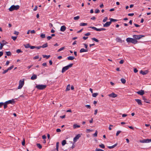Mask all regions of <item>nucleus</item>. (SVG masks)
Masks as SVG:
<instances>
[{"instance_id":"nucleus-15","label":"nucleus","mask_w":151,"mask_h":151,"mask_svg":"<svg viewBox=\"0 0 151 151\" xmlns=\"http://www.w3.org/2000/svg\"><path fill=\"white\" fill-rule=\"evenodd\" d=\"M88 49H85L84 48H82L80 50V52L82 53L84 52H87L88 51Z\"/></svg>"},{"instance_id":"nucleus-19","label":"nucleus","mask_w":151,"mask_h":151,"mask_svg":"<svg viewBox=\"0 0 151 151\" xmlns=\"http://www.w3.org/2000/svg\"><path fill=\"white\" fill-rule=\"evenodd\" d=\"M75 59V58L73 56H70L67 57V59L69 60H72Z\"/></svg>"},{"instance_id":"nucleus-17","label":"nucleus","mask_w":151,"mask_h":151,"mask_svg":"<svg viewBox=\"0 0 151 151\" xmlns=\"http://www.w3.org/2000/svg\"><path fill=\"white\" fill-rule=\"evenodd\" d=\"M148 72L146 70L145 71H143L142 70H141L140 71V73L141 74L143 75H145Z\"/></svg>"},{"instance_id":"nucleus-26","label":"nucleus","mask_w":151,"mask_h":151,"mask_svg":"<svg viewBox=\"0 0 151 151\" xmlns=\"http://www.w3.org/2000/svg\"><path fill=\"white\" fill-rule=\"evenodd\" d=\"M89 27V28H91L92 29H93L94 30H95L96 31H99V28H96V27Z\"/></svg>"},{"instance_id":"nucleus-3","label":"nucleus","mask_w":151,"mask_h":151,"mask_svg":"<svg viewBox=\"0 0 151 151\" xmlns=\"http://www.w3.org/2000/svg\"><path fill=\"white\" fill-rule=\"evenodd\" d=\"M73 65V63L70 64L69 65L63 67L62 70V73H63L66 70L69 69V68H70Z\"/></svg>"},{"instance_id":"nucleus-18","label":"nucleus","mask_w":151,"mask_h":151,"mask_svg":"<svg viewBox=\"0 0 151 151\" xmlns=\"http://www.w3.org/2000/svg\"><path fill=\"white\" fill-rule=\"evenodd\" d=\"M66 29V27H65L63 25V26H62L60 28V31L62 32H64Z\"/></svg>"},{"instance_id":"nucleus-33","label":"nucleus","mask_w":151,"mask_h":151,"mask_svg":"<svg viewBox=\"0 0 151 151\" xmlns=\"http://www.w3.org/2000/svg\"><path fill=\"white\" fill-rule=\"evenodd\" d=\"M48 46L47 44L46 43L44 45H43L42 46H41V47L42 48H45L47 47Z\"/></svg>"},{"instance_id":"nucleus-21","label":"nucleus","mask_w":151,"mask_h":151,"mask_svg":"<svg viewBox=\"0 0 151 151\" xmlns=\"http://www.w3.org/2000/svg\"><path fill=\"white\" fill-rule=\"evenodd\" d=\"M139 142H140L142 143H147V139L140 140Z\"/></svg>"},{"instance_id":"nucleus-10","label":"nucleus","mask_w":151,"mask_h":151,"mask_svg":"<svg viewBox=\"0 0 151 151\" xmlns=\"http://www.w3.org/2000/svg\"><path fill=\"white\" fill-rule=\"evenodd\" d=\"M6 102L8 104H13L15 103V101H14V99H12V100H9L8 101H6Z\"/></svg>"},{"instance_id":"nucleus-20","label":"nucleus","mask_w":151,"mask_h":151,"mask_svg":"<svg viewBox=\"0 0 151 151\" xmlns=\"http://www.w3.org/2000/svg\"><path fill=\"white\" fill-rule=\"evenodd\" d=\"M80 126L77 124H74L73 125V127L74 129H76L80 127Z\"/></svg>"},{"instance_id":"nucleus-64","label":"nucleus","mask_w":151,"mask_h":151,"mask_svg":"<svg viewBox=\"0 0 151 151\" xmlns=\"http://www.w3.org/2000/svg\"><path fill=\"white\" fill-rule=\"evenodd\" d=\"M97 111H98L97 109L95 110L94 111V114L95 115H96L97 113Z\"/></svg>"},{"instance_id":"nucleus-1","label":"nucleus","mask_w":151,"mask_h":151,"mask_svg":"<svg viewBox=\"0 0 151 151\" xmlns=\"http://www.w3.org/2000/svg\"><path fill=\"white\" fill-rule=\"evenodd\" d=\"M127 42L129 43H132L133 44H136L137 42V40L135 39L134 38H127L126 40Z\"/></svg>"},{"instance_id":"nucleus-50","label":"nucleus","mask_w":151,"mask_h":151,"mask_svg":"<svg viewBox=\"0 0 151 151\" xmlns=\"http://www.w3.org/2000/svg\"><path fill=\"white\" fill-rule=\"evenodd\" d=\"M96 151H104L103 150L100 149L96 148L95 150Z\"/></svg>"},{"instance_id":"nucleus-24","label":"nucleus","mask_w":151,"mask_h":151,"mask_svg":"<svg viewBox=\"0 0 151 151\" xmlns=\"http://www.w3.org/2000/svg\"><path fill=\"white\" fill-rule=\"evenodd\" d=\"M70 84H68V85H67V86L66 87V89L65 90V91H69L70 90Z\"/></svg>"},{"instance_id":"nucleus-22","label":"nucleus","mask_w":151,"mask_h":151,"mask_svg":"<svg viewBox=\"0 0 151 151\" xmlns=\"http://www.w3.org/2000/svg\"><path fill=\"white\" fill-rule=\"evenodd\" d=\"M109 20H110V22L111 23L112 22H116L118 21L117 19H114L112 18H110Z\"/></svg>"},{"instance_id":"nucleus-32","label":"nucleus","mask_w":151,"mask_h":151,"mask_svg":"<svg viewBox=\"0 0 151 151\" xmlns=\"http://www.w3.org/2000/svg\"><path fill=\"white\" fill-rule=\"evenodd\" d=\"M98 93H94L92 94V96L93 97H96L98 95Z\"/></svg>"},{"instance_id":"nucleus-59","label":"nucleus","mask_w":151,"mask_h":151,"mask_svg":"<svg viewBox=\"0 0 151 151\" xmlns=\"http://www.w3.org/2000/svg\"><path fill=\"white\" fill-rule=\"evenodd\" d=\"M31 49H34L36 48V46H30V47Z\"/></svg>"},{"instance_id":"nucleus-11","label":"nucleus","mask_w":151,"mask_h":151,"mask_svg":"<svg viewBox=\"0 0 151 151\" xmlns=\"http://www.w3.org/2000/svg\"><path fill=\"white\" fill-rule=\"evenodd\" d=\"M111 22H108L103 25L104 27H109L111 24Z\"/></svg>"},{"instance_id":"nucleus-41","label":"nucleus","mask_w":151,"mask_h":151,"mask_svg":"<svg viewBox=\"0 0 151 151\" xmlns=\"http://www.w3.org/2000/svg\"><path fill=\"white\" fill-rule=\"evenodd\" d=\"M64 49H65V47H61V48H60V49H58V52H59L62 50H63Z\"/></svg>"},{"instance_id":"nucleus-30","label":"nucleus","mask_w":151,"mask_h":151,"mask_svg":"<svg viewBox=\"0 0 151 151\" xmlns=\"http://www.w3.org/2000/svg\"><path fill=\"white\" fill-rule=\"evenodd\" d=\"M121 81L123 84H124L126 82V80L123 78H121Z\"/></svg>"},{"instance_id":"nucleus-57","label":"nucleus","mask_w":151,"mask_h":151,"mask_svg":"<svg viewBox=\"0 0 151 151\" xmlns=\"http://www.w3.org/2000/svg\"><path fill=\"white\" fill-rule=\"evenodd\" d=\"M134 73H136L138 71V70L136 68H135L134 69Z\"/></svg>"},{"instance_id":"nucleus-36","label":"nucleus","mask_w":151,"mask_h":151,"mask_svg":"<svg viewBox=\"0 0 151 151\" xmlns=\"http://www.w3.org/2000/svg\"><path fill=\"white\" fill-rule=\"evenodd\" d=\"M66 141L65 140H63L62 142V144L63 146H64L66 144Z\"/></svg>"},{"instance_id":"nucleus-38","label":"nucleus","mask_w":151,"mask_h":151,"mask_svg":"<svg viewBox=\"0 0 151 151\" xmlns=\"http://www.w3.org/2000/svg\"><path fill=\"white\" fill-rule=\"evenodd\" d=\"M87 130L90 132H97V130H94L93 129H87Z\"/></svg>"},{"instance_id":"nucleus-60","label":"nucleus","mask_w":151,"mask_h":151,"mask_svg":"<svg viewBox=\"0 0 151 151\" xmlns=\"http://www.w3.org/2000/svg\"><path fill=\"white\" fill-rule=\"evenodd\" d=\"M3 104H4V103L3 102H0V108H1L2 107V106L3 105Z\"/></svg>"},{"instance_id":"nucleus-31","label":"nucleus","mask_w":151,"mask_h":151,"mask_svg":"<svg viewBox=\"0 0 151 151\" xmlns=\"http://www.w3.org/2000/svg\"><path fill=\"white\" fill-rule=\"evenodd\" d=\"M42 56L44 58H46L47 59L50 56V55H43Z\"/></svg>"},{"instance_id":"nucleus-16","label":"nucleus","mask_w":151,"mask_h":151,"mask_svg":"<svg viewBox=\"0 0 151 151\" xmlns=\"http://www.w3.org/2000/svg\"><path fill=\"white\" fill-rule=\"evenodd\" d=\"M37 78V76L35 74H33L31 78V79L32 80H34Z\"/></svg>"},{"instance_id":"nucleus-53","label":"nucleus","mask_w":151,"mask_h":151,"mask_svg":"<svg viewBox=\"0 0 151 151\" xmlns=\"http://www.w3.org/2000/svg\"><path fill=\"white\" fill-rule=\"evenodd\" d=\"M91 35V33L89 32H88L85 34V35L86 36H88Z\"/></svg>"},{"instance_id":"nucleus-2","label":"nucleus","mask_w":151,"mask_h":151,"mask_svg":"<svg viewBox=\"0 0 151 151\" xmlns=\"http://www.w3.org/2000/svg\"><path fill=\"white\" fill-rule=\"evenodd\" d=\"M19 6L18 5L16 6L13 5L10 7L9 10L10 11L12 12L14 10H17L19 9Z\"/></svg>"},{"instance_id":"nucleus-45","label":"nucleus","mask_w":151,"mask_h":151,"mask_svg":"<svg viewBox=\"0 0 151 151\" xmlns=\"http://www.w3.org/2000/svg\"><path fill=\"white\" fill-rule=\"evenodd\" d=\"M40 37L42 38H45V34H41V35Z\"/></svg>"},{"instance_id":"nucleus-28","label":"nucleus","mask_w":151,"mask_h":151,"mask_svg":"<svg viewBox=\"0 0 151 151\" xmlns=\"http://www.w3.org/2000/svg\"><path fill=\"white\" fill-rule=\"evenodd\" d=\"M4 109H6L7 107V105L8 104L6 102H5L4 103Z\"/></svg>"},{"instance_id":"nucleus-8","label":"nucleus","mask_w":151,"mask_h":151,"mask_svg":"<svg viewBox=\"0 0 151 151\" xmlns=\"http://www.w3.org/2000/svg\"><path fill=\"white\" fill-rule=\"evenodd\" d=\"M82 134H77L74 138H73V142L74 143H75L76 142L77 140L81 136Z\"/></svg>"},{"instance_id":"nucleus-27","label":"nucleus","mask_w":151,"mask_h":151,"mask_svg":"<svg viewBox=\"0 0 151 151\" xmlns=\"http://www.w3.org/2000/svg\"><path fill=\"white\" fill-rule=\"evenodd\" d=\"M87 23H84L82 22V23H80V25L81 26H84L87 25Z\"/></svg>"},{"instance_id":"nucleus-40","label":"nucleus","mask_w":151,"mask_h":151,"mask_svg":"<svg viewBox=\"0 0 151 151\" xmlns=\"http://www.w3.org/2000/svg\"><path fill=\"white\" fill-rule=\"evenodd\" d=\"M99 146L102 148H105L104 145L102 144L99 145Z\"/></svg>"},{"instance_id":"nucleus-29","label":"nucleus","mask_w":151,"mask_h":151,"mask_svg":"<svg viewBox=\"0 0 151 151\" xmlns=\"http://www.w3.org/2000/svg\"><path fill=\"white\" fill-rule=\"evenodd\" d=\"M6 55L8 56H11L12 55V53L10 51L6 52Z\"/></svg>"},{"instance_id":"nucleus-5","label":"nucleus","mask_w":151,"mask_h":151,"mask_svg":"<svg viewBox=\"0 0 151 151\" xmlns=\"http://www.w3.org/2000/svg\"><path fill=\"white\" fill-rule=\"evenodd\" d=\"M24 84V80H20L19 81V85L18 87V89H21L23 86Z\"/></svg>"},{"instance_id":"nucleus-63","label":"nucleus","mask_w":151,"mask_h":151,"mask_svg":"<svg viewBox=\"0 0 151 151\" xmlns=\"http://www.w3.org/2000/svg\"><path fill=\"white\" fill-rule=\"evenodd\" d=\"M147 143L151 142V139H147Z\"/></svg>"},{"instance_id":"nucleus-35","label":"nucleus","mask_w":151,"mask_h":151,"mask_svg":"<svg viewBox=\"0 0 151 151\" xmlns=\"http://www.w3.org/2000/svg\"><path fill=\"white\" fill-rule=\"evenodd\" d=\"M37 146L39 149H41L42 148V145L39 143H37Z\"/></svg>"},{"instance_id":"nucleus-43","label":"nucleus","mask_w":151,"mask_h":151,"mask_svg":"<svg viewBox=\"0 0 151 151\" xmlns=\"http://www.w3.org/2000/svg\"><path fill=\"white\" fill-rule=\"evenodd\" d=\"M14 65H12L11 66H10L7 69L8 70H11L12 69L14 68Z\"/></svg>"},{"instance_id":"nucleus-56","label":"nucleus","mask_w":151,"mask_h":151,"mask_svg":"<svg viewBox=\"0 0 151 151\" xmlns=\"http://www.w3.org/2000/svg\"><path fill=\"white\" fill-rule=\"evenodd\" d=\"M39 58V56L38 55H37V56H36L35 57L33 58V59L35 60V59H38Z\"/></svg>"},{"instance_id":"nucleus-42","label":"nucleus","mask_w":151,"mask_h":151,"mask_svg":"<svg viewBox=\"0 0 151 151\" xmlns=\"http://www.w3.org/2000/svg\"><path fill=\"white\" fill-rule=\"evenodd\" d=\"M22 144L23 146H24L25 145V139L23 138V141L22 142Z\"/></svg>"},{"instance_id":"nucleus-23","label":"nucleus","mask_w":151,"mask_h":151,"mask_svg":"<svg viewBox=\"0 0 151 151\" xmlns=\"http://www.w3.org/2000/svg\"><path fill=\"white\" fill-rule=\"evenodd\" d=\"M117 145V144L116 143V144H114V145H113L112 146H108V147L109 149H112V148H113L114 147H116Z\"/></svg>"},{"instance_id":"nucleus-4","label":"nucleus","mask_w":151,"mask_h":151,"mask_svg":"<svg viewBox=\"0 0 151 151\" xmlns=\"http://www.w3.org/2000/svg\"><path fill=\"white\" fill-rule=\"evenodd\" d=\"M46 87V85H38L36 86V88L40 90H42L45 89Z\"/></svg>"},{"instance_id":"nucleus-46","label":"nucleus","mask_w":151,"mask_h":151,"mask_svg":"<svg viewBox=\"0 0 151 151\" xmlns=\"http://www.w3.org/2000/svg\"><path fill=\"white\" fill-rule=\"evenodd\" d=\"M85 107L88 109H90L91 108V106L90 105H86Z\"/></svg>"},{"instance_id":"nucleus-47","label":"nucleus","mask_w":151,"mask_h":151,"mask_svg":"<svg viewBox=\"0 0 151 151\" xmlns=\"http://www.w3.org/2000/svg\"><path fill=\"white\" fill-rule=\"evenodd\" d=\"M108 18L107 17H105L104 19L103 20V22H105L107 20Z\"/></svg>"},{"instance_id":"nucleus-61","label":"nucleus","mask_w":151,"mask_h":151,"mask_svg":"<svg viewBox=\"0 0 151 151\" xmlns=\"http://www.w3.org/2000/svg\"><path fill=\"white\" fill-rule=\"evenodd\" d=\"M124 61L123 60H121L119 62V63L121 64H123L124 63Z\"/></svg>"},{"instance_id":"nucleus-13","label":"nucleus","mask_w":151,"mask_h":151,"mask_svg":"<svg viewBox=\"0 0 151 151\" xmlns=\"http://www.w3.org/2000/svg\"><path fill=\"white\" fill-rule=\"evenodd\" d=\"M137 93L140 95L142 96L144 94L145 92L143 90H141V91H138L137 92Z\"/></svg>"},{"instance_id":"nucleus-44","label":"nucleus","mask_w":151,"mask_h":151,"mask_svg":"<svg viewBox=\"0 0 151 151\" xmlns=\"http://www.w3.org/2000/svg\"><path fill=\"white\" fill-rule=\"evenodd\" d=\"M100 12L99 10L98 9H96L95 11V13H98Z\"/></svg>"},{"instance_id":"nucleus-62","label":"nucleus","mask_w":151,"mask_h":151,"mask_svg":"<svg viewBox=\"0 0 151 151\" xmlns=\"http://www.w3.org/2000/svg\"><path fill=\"white\" fill-rule=\"evenodd\" d=\"M65 115H63V116H60V117L61 118V119H63L64 118H65Z\"/></svg>"},{"instance_id":"nucleus-58","label":"nucleus","mask_w":151,"mask_h":151,"mask_svg":"<svg viewBox=\"0 0 151 151\" xmlns=\"http://www.w3.org/2000/svg\"><path fill=\"white\" fill-rule=\"evenodd\" d=\"M83 45H84L86 49H87V47H88V45H87V44H86L84 43V44H83Z\"/></svg>"},{"instance_id":"nucleus-55","label":"nucleus","mask_w":151,"mask_h":151,"mask_svg":"<svg viewBox=\"0 0 151 151\" xmlns=\"http://www.w3.org/2000/svg\"><path fill=\"white\" fill-rule=\"evenodd\" d=\"M134 14L133 13H129L128 14V15L129 16H132L134 15Z\"/></svg>"},{"instance_id":"nucleus-12","label":"nucleus","mask_w":151,"mask_h":151,"mask_svg":"<svg viewBox=\"0 0 151 151\" xmlns=\"http://www.w3.org/2000/svg\"><path fill=\"white\" fill-rule=\"evenodd\" d=\"M142 99L144 100V102L147 103H150V101L149 100L147 99L145 97L143 96Z\"/></svg>"},{"instance_id":"nucleus-39","label":"nucleus","mask_w":151,"mask_h":151,"mask_svg":"<svg viewBox=\"0 0 151 151\" xmlns=\"http://www.w3.org/2000/svg\"><path fill=\"white\" fill-rule=\"evenodd\" d=\"M92 39L96 42H99V40L95 38H93Z\"/></svg>"},{"instance_id":"nucleus-54","label":"nucleus","mask_w":151,"mask_h":151,"mask_svg":"<svg viewBox=\"0 0 151 151\" xmlns=\"http://www.w3.org/2000/svg\"><path fill=\"white\" fill-rule=\"evenodd\" d=\"M8 69L6 70H5L4 71V72H3L2 73L3 74H4L6 73H7L8 71Z\"/></svg>"},{"instance_id":"nucleus-14","label":"nucleus","mask_w":151,"mask_h":151,"mask_svg":"<svg viewBox=\"0 0 151 151\" xmlns=\"http://www.w3.org/2000/svg\"><path fill=\"white\" fill-rule=\"evenodd\" d=\"M135 100L137 103L139 105H142V104L141 100L138 99H135Z\"/></svg>"},{"instance_id":"nucleus-6","label":"nucleus","mask_w":151,"mask_h":151,"mask_svg":"<svg viewBox=\"0 0 151 151\" xmlns=\"http://www.w3.org/2000/svg\"><path fill=\"white\" fill-rule=\"evenodd\" d=\"M144 37L145 36L143 35H134L133 36V38L136 40H139L141 39L142 37Z\"/></svg>"},{"instance_id":"nucleus-52","label":"nucleus","mask_w":151,"mask_h":151,"mask_svg":"<svg viewBox=\"0 0 151 151\" xmlns=\"http://www.w3.org/2000/svg\"><path fill=\"white\" fill-rule=\"evenodd\" d=\"M47 38L48 40H50L52 39V37L51 36H48L47 37Z\"/></svg>"},{"instance_id":"nucleus-25","label":"nucleus","mask_w":151,"mask_h":151,"mask_svg":"<svg viewBox=\"0 0 151 151\" xmlns=\"http://www.w3.org/2000/svg\"><path fill=\"white\" fill-rule=\"evenodd\" d=\"M24 46L25 47V48H30V45L29 44H27L24 45Z\"/></svg>"},{"instance_id":"nucleus-48","label":"nucleus","mask_w":151,"mask_h":151,"mask_svg":"<svg viewBox=\"0 0 151 151\" xmlns=\"http://www.w3.org/2000/svg\"><path fill=\"white\" fill-rule=\"evenodd\" d=\"M16 52L18 53H19L22 52V51L20 49H18L17 50Z\"/></svg>"},{"instance_id":"nucleus-37","label":"nucleus","mask_w":151,"mask_h":151,"mask_svg":"<svg viewBox=\"0 0 151 151\" xmlns=\"http://www.w3.org/2000/svg\"><path fill=\"white\" fill-rule=\"evenodd\" d=\"M79 18H80V17L79 16L74 17L73 18L75 20H78V19H79Z\"/></svg>"},{"instance_id":"nucleus-51","label":"nucleus","mask_w":151,"mask_h":151,"mask_svg":"<svg viewBox=\"0 0 151 151\" xmlns=\"http://www.w3.org/2000/svg\"><path fill=\"white\" fill-rule=\"evenodd\" d=\"M17 38V37H15V36H12V38L14 40H15Z\"/></svg>"},{"instance_id":"nucleus-49","label":"nucleus","mask_w":151,"mask_h":151,"mask_svg":"<svg viewBox=\"0 0 151 151\" xmlns=\"http://www.w3.org/2000/svg\"><path fill=\"white\" fill-rule=\"evenodd\" d=\"M106 29L104 28H101L99 29V31H100L102 30H105Z\"/></svg>"},{"instance_id":"nucleus-34","label":"nucleus","mask_w":151,"mask_h":151,"mask_svg":"<svg viewBox=\"0 0 151 151\" xmlns=\"http://www.w3.org/2000/svg\"><path fill=\"white\" fill-rule=\"evenodd\" d=\"M59 142H57L56 145V149L57 151H58Z\"/></svg>"},{"instance_id":"nucleus-7","label":"nucleus","mask_w":151,"mask_h":151,"mask_svg":"<svg viewBox=\"0 0 151 151\" xmlns=\"http://www.w3.org/2000/svg\"><path fill=\"white\" fill-rule=\"evenodd\" d=\"M8 43L6 42L4 40H3L2 41V42H0V49L1 50L2 49L3 46L6 44H7Z\"/></svg>"},{"instance_id":"nucleus-9","label":"nucleus","mask_w":151,"mask_h":151,"mask_svg":"<svg viewBox=\"0 0 151 151\" xmlns=\"http://www.w3.org/2000/svg\"><path fill=\"white\" fill-rule=\"evenodd\" d=\"M108 96L110 97L115 98L117 96V94L113 92L111 94L108 95Z\"/></svg>"}]
</instances>
